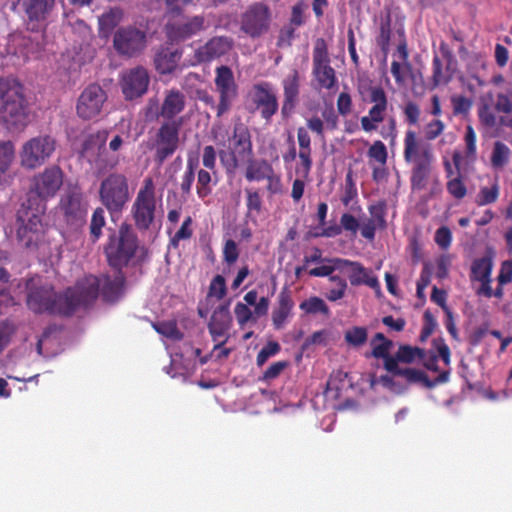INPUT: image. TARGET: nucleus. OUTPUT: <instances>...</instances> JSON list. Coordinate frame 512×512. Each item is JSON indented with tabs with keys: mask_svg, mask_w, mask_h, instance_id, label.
<instances>
[{
	"mask_svg": "<svg viewBox=\"0 0 512 512\" xmlns=\"http://www.w3.org/2000/svg\"><path fill=\"white\" fill-rule=\"evenodd\" d=\"M12 42L16 46L15 53H18L25 58H29V56L34 54L38 48V44L34 43L28 36L14 35Z\"/></svg>",
	"mask_w": 512,
	"mask_h": 512,
	"instance_id": "47",
	"label": "nucleus"
},
{
	"mask_svg": "<svg viewBox=\"0 0 512 512\" xmlns=\"http://www.w3.org/2000/svg\"><path fill=\"white\" fill-rule=\"evenodd\" d=\"M150 82L147 70L137 66L125 71L121 78V89L125 99L133 100L146 93Z\"/></svg>",
	"mask_w": 512,
	"mask_h": 512,
	"instance_id": "24",
	"label": "nucleus"
},
{
	"mask_svg": "<svg viewBox=\"0 0 512 512\" xmlns=\"http://www.w3.org/2000/svg\"><path fill=\"white\" fill-rule=\"evenodd\" d=\"M233 47L234 40L231 37L214 36L194 50L191 64L195 66L210 63L229 54Z\"/></svg>",
	"mask_w": 512,
	"mask_h": 512,
	"instance_id": "22",
	"label": "nucleus"
},
{
	"mask_svg": "<svg viewBox=\"0 0 512 512\" xmlns=\"http://www.w3.org/2000/svg\"><path fill=\"white\" fill-rule=\"evenodd\" d=\"M294 305L291 291L284 287L278 295L277 306L273 309L271 316L273 327L276 330L285 327L288 318L292 316Z\"/></svg>",
	"mask_w": 512,
	"mask_h": 512,
	"instance_id": "29",
	"label": "nucleus"
},
{
	"mask_svg": "<svg viewBox=\"0 0 512 512\" xmlns=\"http://www.w3.org/2000/svg\"><path fill=\"white\" fill-rule=\"evenodd\" d=\"M392 36L391 21L388 17L385 21L380 24V33L376 39V43L381 51L386 55L390 49V40Z\"/></svg>",
	"mask_w": 512,
	"mask_h": 512,
	"instance_id": "50",
	"label": "nucleus"
},
{
	"mask_svg": "<svg viewBox=\"0 0 512 512\" xmlns=\"http://www.w3.org/2000/svg\"><path fill=\"white\" fill-rule=\"evenodd\" d=\"M99 281L94 275L79 279L73 287L57 293L51 285H29L26 304L36 314L69 317L78 308H88L98 298Z\"/></svg>",
	"mask_w": 512,
	"mask_h": 512,
	"instance_id": "1",
	"label": "nucleus"
},
{
	"mask_svg": "<svg viewBox=\"0 0 512 512\" xmlns=\"http://www.w3.org/2000/svg\"><path fill=\"white\" fill-rule=\"evenodd\" d=\"M64 174L59 166L46 167L42 172L35 174L31 179L30 195L38 202L45 203L53 198L63 185Z\"/></svg>",
	"mask_w": 512,
	"mask_h": 512,
	"instance_id": "16",
	"label": "nucleus"
},
{
	"mask_svg": "<svg viewBox=\"0 0 512 512\" xmlns=\"http://www.w3.org/2000/svg\"><path fill=\"white\" fill-rule=\"evenodd\" d=\"M155 187L151 178H146L137 193L131 213L138 230L146 231L155 219Z\"/></svg>",
	"mask_w": 512,
	"mask_h": 512,
	"instance_id": "13",
	"label": "nucleus"
},
{
	"mask_svg": "<svg viewBox=\"0 0 512 512\" xmlns=\"http://www.w3.org/2000/svg\"><path fill=\"white\" fill-rule=\"evenodd\" d=\"M55 0H23L22 8L31 31H38L46 23L55 8Z\"/></svg>",
	"mask_w": 512,
	"mask_h": 512,
	"instance_id": "23",
	"label": "nucleus"
},
{
	"mask_svg": "<svg viewBox=\"0 0 512 512\" xmlns=\"http://www.w3.org/2000/svg\"><path fill=\"white\" fill-rule=\"evenodd\" d=\"M46 204L28 197L16 214V236L28 249H36L43 242L48 224L44 221Z\"/></svg>",
	"mask_w": 512,
	"mask_h": 512,
	"instance_id": "2",
	"label": "nucleus"
},
{
	"mask_svg": "<svg viewBox=\"0 0 512 512\" xmlns=\"http://www.w3.org/2000/svg\"><path fill=\"white\" fill-rule=\"evenodd\" d=\"M329 280L335 285L326 293V298L332 302L342 299L348 287L346 280L338 275L330 276Z\"/></svg>",
	"mask_w": 512,
	"mask_h": 512,
	"instance_id": "51",
	"label": "nucleus"
},
{
	"mask_svg": "<svg viewBox=\"0 0 512 512\" xmlns=\"http://www.w3.org/2000/svg\"><path fill=\"white\" fill-rule=\"evenodd\" d=\"M106 101L105 90L98 84H90L78 97L76 114L82 120H93L101 114Z\"/></svg>",
	"mask_w": 512,
	"mask_h": 512,
	"instance_id": "18",
	"label": "nucleus"
},
{
	"mask_svg": "<svg viewBox=\"0 0 512 512\" xmlns=\"http://www.w3.org/2000/svg\"><path fill=\"white\" fill-rule=\"evenodd\" d=\"M182 126V117L174 119L173 121H163L160 124L153 140V159L158 166H161L178 150Z\"/></svg>",
	"mask_w": 512,
	"mask_h": 512,
	"instance_id": "9",
	"label": "nucleus"
},
{
	"mask_svg": "<svg viewBox=\"0 0 512 512\" xmlns=\"http://www.w3.org/2000/svg\"><path fill=\"white\" fill-rule=\"evenodd\" d=\"M297 141L299 145L298 157L300 159V165L302 174L307 177L312 168V147L311 137L305 127H299L297 129Z\"/></svg>",
	"mask_w": 512,
	"mask_h": 512,
	"instance_id": "33",
	"label": "nucleus"
},
{
	"mask_svg": "<svg viewBox=\"0 0 512 512\" xmlns=\"http://www.w3.org/2000/svg\"><path fill=\"white\" fill-rule=\"evenodd\" d=\"M313 75L320 88L330 90L336 85V73L330 65L328 46L323 38H317L314 44Z\"/></svg>",
	"mask_w": 512,
	"mask_h": 512,
	"instance_id": "17",
	"label": "nucleus"
},
{
	"mask_svg": "<svg viewBox=\"0 0 512 512\" xmlns=\"http://www.w3.org/2000/svg\"><path fill=\"white\" fill-rule=\"evenodd\" d=\"M207 27L208 24L203 14L186 15L181 13L167 17L164 33L168 42L180 44L199 35Z\"/></svg>",
	"mask_w": 512,
	"mask_h": 512,
	"instance_id": "8",
	"label": "nucleus"
},
{
	"mask_svg": "<svg viewBox=\"0 0 512 512\" xmlns=\"http://www.w3.org/2000/svg\"><path fill=\"white\" fill-rule=\"evenodd\" d=\"M435 346L437 348V353H433L428 359H426V354L424 350L418 348V361H423L425 367L433 372L435 376L431 379L424 372L418 371V383H423L426 387L431 388L437 384L444 383L448 380L447 372H438L437 361L438 358H442L445 364L449 363L450 358V350L449 347L443 343L442 341L434 340Z\"/></svg>",
	"mask_w": 512,
	"mask_h": 512,
	"instance_id": "19",
	"label": "nucleus"
},
{
	"mask_svg": "<svg viewBox=\"0 0 512 512\" xmlns=\"http://www.w3.org/2000/svg\"><path fill=\"white\" fill-rule=\"evenodd\" d=\"M492 260L488 257L476 259L471 268V278L476 281L489 280L492 272Z\"/></svg>",
	"mask_w": 512,
	"mask_h": 512,
	"instance_id": "42",
	"label": "nucleus"
},
{
	"mask_svg": "<svg viewBox=\"0 0 512 512\" xmlns=\"http://www.w3.org/2000/svg\"><path fill=\"white\" fill-rule=\"evenodd\" d=\"M15 157V146L12 141H0V174H4L10 168Z\"/></svg>",
	"mask_w": 512,
	"mask_h": 512,
	"instance_id": "46",
	"label": "nucleus"
},
{
	"mask_svg": "<svg viewBox=\"0 0 512 512\" xmlns=\"http://www.w3.org/2000/svg\"><path fill=\"white\" fill-rule=\"evenodd\" d=\"M368 156L380 164H385L387 161V149L384 143L380 140L375 141L368 150Z\"/></svg>",
	"mask_w": 512,
	"mask_h": 512,
	"instance_id": "61",
	"label": "nucleus"
},
{
	"mask_svg": "<svg viewBox=\"0 0 512 512\" xmlns=\"http://www.w3.org/2000/svg\"><path fill=\"white\" fill-rule=\"evenodd\" d=\"M397 61L391 65V73L398 83H405L408 78L413 79L412 66L408 62V52L405 44H400L397 48Z\"/></svg>",
	"mask_w": 512,
	"mask_h": 512,
	"instance_id": "34",
	"label": "nucleus"
},
{
	"mask_svg": "<svg viewBox=\"0 0 512 512\" xmlns=\"http://www.w3.org/2000/svg\"><path fill=\"white\" fill-rule=\"evenodd\" d=\"M462 160V156L460 153L456 152L453 154V163L457 170V175L451 178L447 183L448 192L457 199H462L465 197L467 193V189L465 184L463 183L461 176L459 174V165Z\"/></svg>",
	"mask_w": 512,
	"mask_h": 512,
	"instance_id": "37",
	"label": "nucleus"
},
{
	"mask_svg": "<svg viewBox=\"0 0 512 512\" xmlns=\"http://www.w3.org/2000/svg\"><path fill=\"white\" fill-rule=\"evenodd\" d=\"M357 194L358 192L353 178V171L349 169L345 176L344 193L341 197L342 203L347 206L357 197Z\"/></svg>",
	"mask_w": 512,
	"mask_h": 512,
	"instance_id": "55",
	"label": "nucleus"
},
{
	"mask_svg": "<svg viewBox=\"0 0 512 512\" xmlns=\"http://www.w3.org/2000/svg\"><path fill=\"white\" fill-rule=\"evenodd\" d=\"M416 360V347L400 345L397 352L383 363L387 375H381L378 382L385 388L400 392L409 384L416 383V368L407 367Z\"/></svg>",
	"mask_w": 512,
	"mask_h": 512,
	"instance_id": "5",
	"label": "nucleus"
},
{
	"mask_svg": "<svg viewBox=\"0 0 512 512\" xmlns=\"http://www.w3.org/2000/svg\"><path fill=\"white\" fill-rule=\"evenodd\" d=\"M251 103L262 119L269 123L278 112L279 103L272 85L268 82L254 84L250 92Z\"/></svg>",
	"mask_w": 512,
	"mask_h": 512,
	"instance_id": "21",
	"label": "nucleus"
},
{
	"mask_svg": "<svg viewBox=\"0 0 512 512\" xmlns=\"http://www.w3.org/2000/svg\"><path fill=\"white\" fill-rule=\"evenodd\" d=\"M272 22V11L265 2L250 4L240 15V31L252 39L268 33Z\"/></svg>",
	"mask_w": 512,
	"mask_h": 512,
	"instance_id": "11",
	"label": "nucleus"
},
{
	"mask_svg": "<svg viewBox=\"0 0 512 512\" xmlns=\"http://www.w3.org/2000/svg\"><path fill=\"white\" fill-rule=\"evenodd\" d=\"M239 258V249L232 239L226 240L223 247V260L228 265L234 264Z\"/></svg>",
	"mask_w": 512,
	"mask_h": 512,
	"instance_id": "64",
	"label": "nucleus"
},
{
	"mask_svg": "<svg viewBox=\"0 0 512 512\" xmlns=\"http://www.w3.org/2000/svg\"><path fill=\"white\" fill-rule=\"evenodd\" d=\"M227 294L225 278L222 275H216L210 282L208 296L215 297L217 300L223 299Z\"/></svg>",
	"mask_w": 512,
	"mask_h": 512,
	"instance_id": "54",
	"label": "nucleus"
},
{
	"mask_svg": "<svg viewBox=\"0 0 512 512\" xmlns=\"http://www.w3.org/2000/svg\"><path fill=\"white\" fill-rule=\"evenodd\" d=\"M404 157L407 162L414 163L410 177L411 188L414 189L416 187V133L412 130L406 134Z\"/></svg>",
	"mask_w": 512,
	"mask_h": 512,
	"instance_id": "38",
	"label": "nucleus"
},
{
	"mask_svg": "<svg viewBox=\"0 0 512 512\" xmlns=\"http://www.w3.org/2000/svg\"><path fill=\"white\" fill-rule=\"evenodd\" d=\"M0 121L15 129H23L29 123L24 88L16 78H0Z\"/></svg>",
	"mask_w": 512,
	"mask_h": 512,
	"instance_id": "3",
	"label": "nucleus"
},
{
	"mask_svg": "<svg viewBox=\"0 0 512 512\" xmlns=\"http://www.w3.org/2000/svg\"><path fill=\"white\" fill-rule=\"evenodd\" d=\"M359 92L364 102L373 104L368 115L361 117V127L365 132L375 131L378 124L385 119L387 113L388 100L386 93L381 86L375 85L360 87Z\"/></svg>",
	"mask_w": 512,
	"mask_h": 512,
	"instance_id": "12",
	"label": "nucleus"
},
{
	"mask_svg": "<svg viewBox=\"0 0 512 512\" xmlns=\"http://www.w3.org/2000/svg\"><path fill=\"white\" fill-rule=\"evenodd\" d=\"M197 163L191 159H188L186 164V170L181 177L180 190L182 195H189L191 193L192 185L195 180V169Z\"/></svg>",
	"mask_w": 512,
	"mask_h": 512,
	"instance_id": "49",
	"label": "nucleus"
},
{
	"mask_svg": "<svg viewBox=\"0 0 512 512\" xmlns=\"http://www.w3.org/2000/svg\"><path fill=\"white\" fill-rule=\"evenodd\" d=\"M153 327L159 334L171 339H180L182 336L174 322H161L153 324Z\"/></svg>",
	"mask_w": 512,
	"mask_h": 512,
	"instance_id": "62",
	"label": "nucleus"
},
{
	"mask_svg": "<svg viewBox=\"0 0 512 512\" xmlns=\"http://www.w3.org/2000/svg\"><path fill=\"white\" fill-rule=\"evenodd\" d=\"M246 160L248 165L245 171V178L248 181L264 180L274 171L272 165L266 160L256 161L253 158Z\"/></svg>",
	"mask_w": 512,
	"mask_h": 512,
	"instance_id": "36",
	"label": "nucleus"
},
{
	"mask_svg": "<svg viewBox=\"0 0 512 512\" xmlns=\"http://www.w3.org/2000/svg\"><path fill=\"white\" fill-rule=\"evenodd\" d=\"M185 105L186 98L180 90H167L157 115L162 117L164 121H173L185 109Z\"/></svg>",
	"mask_w": 512,
	"mask_h": 512,
	"instance_id": "28",
	"label": "nucleus"
},
{
	"mask_svg": "<svg viewBox=\"0 0 512 512\" xmlns=\"http://www.w3.org/2000/svg\"><path fill=\"white\" fill-rule=\"evenodd\" d=\"M232 145L235 154L240 159L253 158V144L249 128L244 123H236L233 127Z\"/></svg>",
	"mask_w": 512,
	"mask_h": 512,
	"instance_id": "31",
	"label": "nucleus"
},
{
	"mask_svg": "<svg viewBox=\"0 0 512 512\" xmlns=\"http://www.w3.org/2000/svg\"><path fill=\"white\" fill-rule=\"evenodd\" d=\"M344 339L350 346L360 347L367 342V329L365 327L354 326L345 331Z\"/></svg>",
	"mask_w": 512,
	"mask_h": 512,
	"instance_id": "48",
	"label": "nucleus"
},
{
	"mask_svg": "<svg viewBox=\"0 0 512 512\" xmlns=\"http://www.w3.org/2000/svg\"><path fill=\"white\" fill-rule=\"evenodd\" d=\"M324 262L327 264L310 269L309 275L313 277L334 276L333 272H340V270L342 269V265L347 263L346 259L341 258H325Z\"/></svg>",
	"mask_w": 512,
	"mask_h": 512,
	"instance_id": "40",
	"label": "nucleus"
},
{
	"mask_svg": "<svg viewBox=\"0 0 512 512\" xmlns=\"http://www.w3.org/2000/svg\"><path fill=\"white\" fill-rule=\"evenodd\" d=\"M113 47L122 57H137L147 47V33L133 25L119 27L113 34Z\"/></svg>",
	"mask_w": 512,
	"mask_h": 512,
	"instance_id": "14",
	"label": "nucleus"
},
{
	"mask_svg": "<svg viewBox=\"0 0 512 512\" xmlns=\"http://www.w3.org/2000/svg\"><path fill=\"white\" fill-rule=\"evenodd\" d=\"M56 150V140L50 135H38L23 143L19 158L24 169L34 170L44 165Z\"/></svg>",
	"mask_w": 512,
	"mask_h": 512,
	"instance_id": "10",
	"label": "nucleus"
},
{
	"mask_svg": "<svg viewBox=\"0 0 512 512\" xmlns=\"http://www.w3.org/2000/svg\"><path fill=\"white\" fill-rule=\"evenodd\" d=\"M394 343L392 340H387L384 342L376 343L372 346L371 355L374 358L377 359H383L384 362L387 361L389 357L392 355L390 354V350L392 349Z\"/></svg>",
	"mask_w": 512,
	"mask_h": 512,
	"instance_id": "63",
	"label": "nucleus"
},
{
	"mask_svg": "<svg viewBox=\"0 0 512 512\" xmlns=\"http://www.w3.org/2000/svg\"><path fill=\"white\" fill-rule=\"evenodd\" d=\"M181 57V49L161 47L155 54V68L162 75L171 74L177 69Z\"/></svg>",
	"mask_w": 512,
	"mask_h": 512,
	"instance_id": "32",
	"label": "nucleus"
},
{
	"mask_svg": "<svg viewBox=\"0 0 512 512\" xmlns=\"http://www.w3.org/2000/svg\"><path fill=\"white\" fill-rule=\"evenodd\" d=\"M440 51L442 59L436 56L433 60V80L435 85L447 83L456 69V61L451 52L443 45Z\"/></svg>",
	"mask_w": 512,
	"mask_h": 512,
	"instance_id": "30",
	"label": "nucleus"
},
{
	"mask_svg": "<svg viewBox=\"0 0 512 512\" xmlns=\"http://www.w3.org/2000/svg\"><path fill=\"white\" fill-rule=\"evenodd\" d=\"M106 225L105 211L103 207H97L92 214L89 233L93 243H96L102 236V229Z\"/></svg>",
	"mask_w": 512,
	"mask_h": 512,
	"instance_id": "43",
	"label": "nucleus"
},
{
	"mask_svg": "<svg viewBox=\"0 0 512 512\" xmlns=\"http://www.w3.org/2000/svg\"><path fill=\"white\" fill-rule=\"evenodd\" d=\"M346 262V264L342 265L340 272L349 278L351 285H361L363 278L366 276L367 270L359 262H354L347 259Z\"/></svg>",
	"mask_w": 512,
	"mask_h": 512,
	"instance_id": "39",
	"label": "nucleus"
},
{
	"mask_svg": "<svg viewBox=\"0 0 512 512\" xmlns=\"http://www.w3.org/2000/svg\"><path fill=\"white\" fill-rule=\"evenodd\" d=\"M212 174L208 169H200L197 172L196 193L201 200H204L212 193Z\"/></svg>",
	"mask_w": 512,
	"mask_h": 512,
	"instance_id": "44",
	"label": "nucleus"
},
{
	"mask_svg": "<svg viewBox=\"0 0 512 512\" xmlns=\"http://www.w3.org/2000/svg\"><path fill=\"white\" fill-rule=\"evenodd\" d=\"M247 215H259L262 210V199L258 190L246 188Z\"/></svg>",
	"mask_w": 512,
	"mask_h": 512,
	"instance_id": "52",
	"label": "nucleus"
},
{
	"mask_svg": "<svg viewBox=\"0 0 512 512\" xmlns=\"http://www.w3.org/2000/svg\"><path fill=\"white\" fill-rule=\"evenodd\" d=\"M499 195V187L498 184L495 183L492 185L491 188L488 187H482L479 191L478 195L476 196V203L479 206H484L490 203H493L497 200Z\"/></svg>",
	"mask_w": 512,
	"mask_h": 512,
	"instance_id": "57",
	"label": "nucleus"
},
{
	"mask_svg": "<svg viewBox=\"0 0 512 512\" xmlns=\"http://www.w3.org/2000/svg\"><path fill=\"white\" fill-rule=\"evenodd\" d=\"M510 156V148L505 143L496 141L490 157L491 165L496 169H502L508 164Z\"/></svg>",
	"mask_w": 512,
	"mask_h": 512,
	"instance_id": "41",
	"label": "nucleus"
},
{
	"mask_svg": "<svg viewBox=\"0 0 512 512\" xmlns=\"http://www.w3.org/2000/svg\"><path fill=\"white\" fill-rule=\"evenodd\" d=\"M368 211L370 214V219L375 222V224H378L379 229H385L386 228V203L385 201H378L375 204H372L368 207Z\"/></svg>",
	"mask_w": 512,
	"mask_h": 512,
	"instance_id": "53",
	"label": "nucleus"
},
{
	"mask_svg": "<svg viewBox=\"0 0 512 512\" xmlns=\"http://www.w3.org/2000/svg\"><path fill=\"white\" fill-rule=\"evenodd\" d=\"M234 313L241 328H243L250 321L256 322V319L253 317L252 310L248 307V305L242 302H238L235 305Z\"/></svg>",
	"mask_w": 512,
	"mask_h": 512,
	"instance_id": "58",
	"label": "nucleus"
},
{
	"mask_svg": "<svg viewBox=\"0 0 512 512\" xmlns=\"http://www.w3.org/2000/svg\"><path fill=\"white\" fill-rule=\"evenodd\" d=\"M164 3L168 17L183 13L185 7L195 5L196 0H164Z\"/></svg>",
	"mask_w": 512,
	"mask_h": 512,
	"instance_id": "59",
	"label": "nucleus"
},
{
	"mask_svg": "<svg viewBox=\"0 0 512 512\" xmlns=\"http://www.w3.org/2000/svg\"><path fill=\"white\" fill-rule=\"evenodd\" d=\"M124 11L120 7H111L98 18L99 34L108 37L123 20Z\"/></svg>",
	"mask_w": 512,
	"mask_h": 512,
	"instance_id": "35",
	"label": "nucleus"
},
{
	"mask_svg": "<svg viewBox=\"0 0 512 512\" xmlns=\"http://www.w3.org/2000/svg\"><path fill=\"white\" fill-rule=\"evenodd\" d=\"M281 350V346L276 341H269L262 347L256 357V363L259 367L263 366L267 360L275 356Z\"/></svg>",
	"mask_w": 512,
	"mask_h": 512,
	"instance_id": "56",
	"label": "nucleus"
},
{
	"mask_svg": "<svg viewBox=\"0 0 512 512\" xmlns=\"http://www.w3.org/2000/svg\"><path fill=\"white\" fill-rule=\"evenodd\" d=\"M98 195L99 201L111 216L121 214L131 198L127 176L110 171L101 180Z\"/></svg>",
	"mask_w": 512,
	"mask_h": 512,
	"instance_id": "7",
	"label": "nucleus"
},
{
	"mask_svg": "<svg viewBox=\"0 0 512 512\" xmlns=\"http://www.w3.org/2000/svg\"><path fill=\"white\" fill-rule=\"evenodd\" d=\"M283 102L281 113L283 117H288L295 109L300 93V76L297 69H292L291 72L284 78L283 82Z\"/></svg>",
	"mask_w": 512,
	"mask_h": 512,
	"instance_id": "26",
	"label": "nucleus"
},
{
	"mask_svg": "<svg viewBox=\"0 0 512 512\" xmlns=\"http://www.w3.org/2000/svg\"><path fill=\"white\" fill-rule=\"evenodd\" d=\"M299 308L307 314H323L325 316L330 314L328 305L322 298L317 296H312L302 301Z\"/></svg>",
	"mask_w": 512,
	"mask_h": 512,
	"instance_id": "45",
	"label": "nucleus"
},
{
	"mask_svg": "<svg viewBox=\"0 0 512 512\" xmlns=\"http://www.w3.org/2000/svg\"><path fill=\"white\" fill-rule=\"evenodd\" d=\"M110 132L106 129L99 130L84 141L83 149L90 155V162L93 164L97 174H106L115 170L120 164V157L117 154L125 144L122 134H114L108 142Z\"/></svg>",
	"mask_w": 512,
	"mask_h": 512,
	"instance_id": "4",
	"label": "nucleus"
},
{
	"mask_svg": "<svg viewBox=\"0 0 512 512\" xmlns=\"http://www.w3.org/2000/svg\"><path fill=\"white\" fill-rule=\"evenodd\" d=\"M214 84L218 93L216 116L220 118L231 110L238 97V85L232 69L227 65L216 67Z\"/></svg>",
	"mask_w": 512,
	"mask_h": 512,
	"instance_id": "15",
	"label": "nucleus"
},
{
	"mask_svg": "<svg viewBox=\"0 0 512 512\" xmlns=\"http://www.w3.org/2000/svg\"><path fill=\"white\" fill-rule=\"evenodd\" d=\"M232 324V316L229 310V303L219 305L212 313L208 323V330L213 341H218L214 350L220 349L226 342V336Z\"/></svg>",
	"mask_w": 512,
	"mask_h": 512,
	"instance_id": "25",
	"label": "nucleus"
},
{
	"mask_svg": "<svg viewBox=\"0 0 512 512\" xmlns=\"http://www.w3.org/2000/svg\"><path fill=\"white\" fill-rule=\"evenodd\" d=\"M60 209L66 226L71 231L76 232L86 224L88 203L80 192H72L62 198Z\"/></svg>",
	"mask_w": 512,
	"mask_h": 512,
	"instance_id": "20",
	"label": "nucleus"
},
{
	"mask_svg": "<svg viewBox=\"0 0 512 512\" xmlns=\"http://www.w3.org/2000/svg\"><path fill=\"white\" fill-rule=\"evenodd\" d=\"M347 377V373L337 371L331 374L326 385V394L329 395L335 391V397L338 396V392L343 387L344 379Z\"/></svg>",
	"mask_w": 512,
	"mask_h": 512,
	"instance_id": "60",
	"label": "nucleus"
},
{
	"mask_svg": "<svg viewBox=\"0 0 512 512\" xmlns=\"http://www.w3.org/2000/svg\"><path fill=\"white\" fill-rule=\"evenodd\" d=\"M139 239L130 224L122 223L108 235L103 252L108 265L115 271L127 267L139 250Z\"/></svg>",
	"mask_w": 512,
	"mask_h": 512,
	"instance_id": "6",
	"label": "nucleus"
},
{
	"mask_svg": "<svg viewBox=\"0 0 512 512\" xmlns=\"http://www.w3.org/2000/svg\"><path fill=\"white\" fill-rule=\"evenodd\" d=\"M99 281V291L104 301L115 302L124 293L126 278L123 271H116V275L111 277L109 275L103 276L101 279L96 277ZM100 292H98L99 294Z\"/></svg>",
	"mask_w": 512,
	"mask_h": 512,
	"instance_id": "27",
	"label": "nucleus"
}]
</instances>
